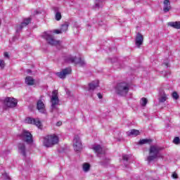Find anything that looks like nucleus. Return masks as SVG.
I'll use <instances>...</instances> for the list:
<instances>
[{"mask_svg":"<svg viewBox=\"0 0 180 180\" xmlns=\"http://www.w3.org/2000/svg\"><path fill=\"white\" fill-rule=\"evenodd\" d=\"M51 33H56V34H60L63 33L61 30H54L52 31H47L45 32L42 34L43 39H45L46 40L48 44H50L51 46H60V41H57L54 39V37L51 35Z\"/></svg>","mask_w":180,"mask_h":180,"instance_id":"nucleus-1","label":"nucleus"},{"mask_svg":"<svg viewBox=\"0 0 180 180\" xmlns=\"http://www.w3.org/2000/svg\"><path fill=\"white\" fill-rule=\"evenodd\" d=\"M51 112L56 115L58 113V105H60V99H58V91L53 90L52 91V96H51Z\"/></svg>","mask_w":180,"mask_h":180,"instance_id":"nucleus-2","label":"nucleus"},{"mask_svg":"<svg viewBox=\"0 0 180 180\" xmlns=\"http://www.w3.org/2000/svg\"><path fill=\"white\" fill-rule=\"evenodd\" d=\"M130 91V85L127 82L118 83L115 86V92L120 96H126Z\"/></svg>","mask_w":180,"mask_h":180,"instance_id":"nucleus-3","label":"nucleus"},{"mask_svg":"<svg viewBox=\"0 0 180 180\" xmlns=\"http://www.w3.org/2000/svg\"><path fill=\"white\" fill-rule=\"evenodd\" d=\"M93 150L97 154V157L101 158V162L102 165H106L109 162V159L105 157V149L101 146V145H94Z\"/></svg>","mask_w":180,"mask_h":180,"instance_id":"nucleus-4","label":"nucleus"},{"mask_svg":"<svg viewBox=\"0 0 180 180\" xmlns=\"http://www.w3.org/2000/svg\"><path fill=\"white\" fill-rule=\"evenodd\" d=\"M65 61L69 64H75V65H79L80 67H85L86 64L84 58L81 57L77 58V56L72 55L65 56Z\"/></svg>","mask_w":180,"mask_h":180,"instance_id":"nucleus-5","label":"nucleus"},{"mask_svg":"<svg viewBox=\"0 0 180 180\" xmlns=\"http://www.w3.org/2000/svg\"><path fill=\"white\" fill-rule=\"evenodd\" d=\"M160 150H161V148L158 146H155V145L150 146L149 149L150 155L147 158L148 162H152V161L157 160V158H158V155L160 154Z\"/></svg>","mask_w":180,"mask_h":180,"instance_id":"nucleus-6","label":"nucleus"},{"mask_svg":"<svg viewBox=\"0 0 180 180\" xmlns=\"http://www.w3.org/2000/svg\"><path fill=\"white\" fill-rule=\"evenodd\" d=\"M58 143V136L56 134L48 135L44 138L43 144L45 147H53Z\"/></svg>","mask_w":180,"mask_h":180,"instance_id":"nucleus-7","label":"nucleus"},{"mask_svg":"<svg viewBox=\"0 0 180 180\" xmlns=\"http://www.w3.org/2000/svg\"><path fill=\"white\" fill-rule=\"evenodd\" d=\"M20 138L22 141H25L27 144H32L33 143V136L27 130H23L20 135Z\"/></svg>","mask_w":180,"mask_h":180,"instance_id":"nucleus-8","label":"nucleus"},{"mask_svg":"<svg viewBox=\"0 0 180 180\" xmlns=\"http://www.w3.org/2000/svg\"><path fill=\"white\" fill-rule=\"evenodd\" d=\"M73 147L75 151H80L82 150V142H81V139L79 136L76 135L73 139Z\"/></svg>","mask_w":180,"mask_h":180,"instance_id":"nucleus-9","label":"nucleus"},{"mask_svg":"<svg viewBox=\"0 0 180 180\" xmlns=\"http://www.w3.org/2000/svg\"><path fill=\"white\" fill-rule=\"evenodd\" d=\"M25 123H28L29 124H34L38 127V129H42L43 125L41 124V122L38 118L34 119L32 117H27L25 119Z\"/></svg>","mask_w":180,"mask_h":180,"instance_id":"nucleus-10","label":"nucleus"},{"mask_svg":"<svg viewBox=\"0 0 180 180\" xmlns=\"http://www.w3.org/2000/svg\"><path fill=\"white\" fill-rule=\"evenodd\" d=\"M4 103L7 108H15L18 105V100L13 98L7 97L5 98Z\"/></svg>","mask_w":180,"mask_h":180,"instance_id":"nucleus-11","label":"nucleus"},{"mask_svg":"<svg viewBox=\"0 0 180 180\" xmlns=\"http://www.w3.org/2000/svg\"><path fill=\"white\" fill-rule=\"evenodd\" d=\"M30 22H32V18H30L24 19L22 22H21L19 25H17L16 32L18 33V32H20V30H22V29H23V27H26V26H27V25H29V23H30Z\"/></svg>","mask_w":180,"mask_h":180,"instance_id":"nucleus-12","label":"nucleus"},{"mask_svg":"<svg viewBox=\"0 0 180 180\" xmlns=\"http://www.w3.org/2000/svg\"><path fill=\"white\" fill-rule=\"evenodd\" d=\"M71 68H67L65 69L62 70L61 72H56V75L59 77L61 78V79H64L67 75L71 74Z\"/></svg>","mask_w":180,"mask_h":180,"instance_id":"nucleus-13","label":"nucleus"},{"mask_svg":"<svg viewBox=\"0 0 180 180\" xmlns=\"http://www.w3.org/2000/svg\"><path fill=\"white\" fill-rule=\"evenodd\" d=\"M37 108L40 113H46V106L41 100L37 101Z\"/></svg>","mask_w":180,"mask_h":180,"instance_id":"nucleus-14","label":"nucleus"},{"mask_svg":"<svg viewBox=\"0 0 180 180\" xmlns=\"http://www.w3.org/2000/svg\"><path fill=\"white\" fill-rule=\"evenodd\" d=\"M18 148L19 154H21V155L26 157V146H25V143H18Z\"/></svg>","mask_w":180,"mask_h":180,"instance_id":"nucleus-15","label":"nucleus"},{"mask_svg":"<svg viewBox=\"0 0 180 180\" xmlns=\"http://www.w3.org/2000/svg\"><path fill=\"white\" fill-rule=\"evenodd\" d=\"M171 11V2L169 0H165L163 2V11L167 13Z\"/></svg>","mask_w":180,"mask_h":180,"instance_id":"nucleus-16","label":"nucleus"},{"mask_svg":"<svg viewBox=\"0 0 180 180\" xmlns=\"http://www.w3.org/2000/svg\"><path fill=\"white\" fill-rule=\"evenodd\" d=\"M99 86V81L95 80L89 84L88 91H94L96 88Z\"/></svg>","mask_w":180,"mask_h":180,"instance_id":"nucleus-17","label":"nucleus"},{"mask_svg":"<svg viewBox=\"0 0 180 180\" xmlns=\"http://www.w3.org/2000/svg\"><path fill=\"white\" fill-rule=\"evenodd\" d=\"M143 35H141V34L140 33H138L136 37V45L137 46V47H140L141 44H143Z\"/></svg>","mask_w":180,"mask_h":180,"instance_id":"nucleus-18","label":"nucleus"},{"mask_svg":"<svg viewBox=\"0 0 180 180\" xmlns=\"http://www.w3.org/2000/svg\"><path fill=\"white\" fill-rule=\"evenodd\" d=\"M140 131L137 129H131L128 131H127V136H134V137H136V136H139Z\"/></svg>","mask_w":180,"mask_h":180,"instance_id":"nucleus-19","label":"nucleus"},{"mask_svg":"<svg viewBox=\"0 0 180 180\" xmlns=\"http://www.w3.org/2000/svg\"><path fill=\"white\" fill-rule=\"evenodd\" d=\"M167 99H168V97L167 96V94H165V92L162 91L160 93V96L159 97V102L160 103H164V102H165V101H167Z\"/></svg>","mask_w":180,"mask_h":180,"instance_id":"nucleus-20","label":"nucleus"},{"mask_svg":"<svg viewBox=\"0 0 180 180\" xmlns=\"http://www.w3.org/2000/svg\"><path fill=\"white\" fill-rule=\"evenodd\" d=\"M168 25L171 27H174V29H180V21L169 22Z\"/></svg>","mask_w":180,"mask_h":180,"instance_id":"nucleus-21","label":"nucleus"},{"mask_svg":"<svg viewBox=\"0 0 180 180\" xmlns=\"http://www.w3.org/2000/svg\"><path fill=\"white\" fill-rule=\"evenodd\" d=\"M53 11L56 12L55 19L56 20H61V13L58 11V8L54 7Z\"/></svg>","mask_w":180,"mask_h":180,"instance_id":"nucleus-22","label":"nucleus"},{"mask_svg":"<svg viewBox=\"0 0 180 180\" xmlns=\"http://www.w3.org/2000/svg\"><path fill=\"white\" fill-rule=\"evenodd\" d=\"M25 84H27V85H33L34 84V79L30 76L26 77Z\"/></svg>","mask_w":180,"mask_h":180,"instance_id":"nucleus-23","label":"nucleus"},{"mask_svg":"<svg viewBox=\"0 0 180 180\" xmlns=\"http://www.w3.org/2000/svg\"><path fill=\"white\" fill-rule=\"evenodd\" d=\"M70 26V24L68 22L63 23L60 27V31L62 33H65L68 30V27Z\"/></svg>","mask_w":180,"mask_h":180,"instance_id":"nucleus-24","label":"nucleus"},{"mask_svg":"<svg viewBox=\"0 0 180 180\" xmlns=\"http://www.w3.org/2000/svg\"><path fill=\"white\" fill-rule=\"evenodd\" d=\"M82 168L84 172H88L91 169V165L89 163H84Z\"/></svg>","mask_w":180,"mask_h":180,"instance_id":"nucleus-25","label":"nucleus"},{"mask_svg":"<svg viewBox=\"0 0 180 180\" xmlns=\"http://www.w3.org/2000/svg\"><path fill=\"white\" fill-rule=\"evenodd\" d=\"M153 143V140H151V139H141V141H139V144L143 145V144H147V143Z\"/></svg>","mask_w":180,"mask_h":180,"instance_id":"nucleus-26","label":"nucleus"},{"mask_svg":"<svg viewBox=\"0 0 180 180\" xmlns=\"http://www.w3.org/2000/svg\"><path fill=\"white\" fill-rule=\"evenodd\" d=\"M103 6V3L101 1H96L95 4V9H99V8H102Z\"/></svg>","mask_w":180,"mask_h":180,"instance_id":"nucleus-27","label":"nucleus"},{"mask_svg":"<svg viewBox=\"0 0 180 180\" xmlns=\"http://www.w3.org/2000/svg\"><path fill=\"white\" fill-rule=\"evenodd\" d=\"M147 102H148V101L147 100V98H142L141 99V102H140V103H141V106H146V105H147Z\"/></svg>","mask_w":180,"mask_h":180,"instance_id":"nucleus-28","label":"nucleus"},{"mask_svg":"<svg viewBox=\"0 0 180 180\" xmlns=\"http://www.w3.org/2000/svg\"><path fill=\"white\" fill-rule=\"evenodd\" d=\"M172 96L173 99H175L176 101L179 98V96L178 95V93H176V91L173 92Z\"/></svg>","mask_w":180,"mask_h":180,"instance_id":"nucleus-29","label":"nucleus"},{"mask_svg":"<svg viewBox=\"0 0 180 180\" xmlns=\"http://www.w3.org/2000/svg\"><path fill=\"white\" fill-rule=\"evenodd\" d=\"M179 141H180V139H179V137L178 136L175 137L173 140V143L174 144H179Z\"/></svg>","mask_w":180,"mask_h":180,"instance_id":"nucleus-30","label":"nucleus"},{"mask_svg":"<svg viewBox=\"0 0 180 180\" xmlns=\"http://www.w3.org/2000/svg\"><path fill=\"white\" fill-rule=\"evenodd\" d=\"M0 67L1 68H5V61L4 60H0Z\"/></svg>","mask_w":180,"mask_h":180,"instance_id":"nucleus-31","label":"nucleus"},{"mask_svg":"<svg viewBox=\"0 0 180 180\" xmlns=\"http://www.w3.org/2000/svg\"><path fill=\"white\" fill-rule=\"evenodd\" d=\"M122 160L124 161H126L127 162V161H129V155H122Z\"/></svg>","mask_w":180,"mask_h":180,"instance_id":"nucleus-32","label":"nucleus"},{"mask_svg":"<svg viewBox=\"0 0 180 180\" xmlns=\"http://www.w3.org/2000/svg\"><path fill=\"white\" fill-rule=\"evenodd\" d=\"M172 176L174 179H176L178 178V174L174 172L172 174Z\"/></svg>","mask_w":180,"mask_h":180,"instance_id":"nucleus-33","label":"nucleus"},{"mask_svg":"<svg viewBox=\"0 0 180 180\" xmlns=\"http://www.w3.org/2000/svg\"><path fill=\"white\" fill-rule=\"evenodd\" d=\"M40 13H41V11H38V10H36V11L34 12V15H39V14H40Z\"/></svg>","mask_w":180,"mask_h":180,"instance_id":"nucleus-34","label":"nucleus"},{"mask_svg":"<svg viewBox=\"0 0 180 180\" xmlns=\"http://www.w3.org/2000/svg\"><path fill=\"white\" fill-rule=\"evenodd\" d=\"M4 57H6V58H9V53H8V52H5L4 54Z\"/></svg>","mask_w":180,"mask_h":180,"instance_id":"nucleus-35","label":"nucleus"},{"mask_svg":"<svg viewBox=\"0 0 180 180\" xmlns=\"http://www.w3.org/2000/svg\"><path fill=\"white\" fill-rule=\"evenodd\" d=\"M97 96H98V98L99 99H102L103 96H102V94H101V93H98Z\"/></svg>","mask_w":180,"mask_h":180,"instance_id":"nucleus-36","label":"nucleus"},{"mask_svg":"<svg viewBox=\"0 0 180 180\" xmlns=\"http://www.w3.org/2000/svg\"><path fill=\"white\" fill-rule=\"evenodd\" d=\"M61 124H63V122H61L60 121L56 123V126H61Z\"/></svg>","mask_w":180,"mask_h":180,"instance_id":"nucleus-37","label":"nucleus"},{"mask_svg":"<svg viewBox=\"0 0 180 180\" xmlns=\"http://www.w3.org/2000/svg\"><path fill=\"white\" fill-rule=\"evenodd\" d=\"M164 65H165V67H167V68H168V63H163Z\"/></svg>","mask_w":180,"mask_h":180,"instance_id":"nucleus-38","label":"nucleus"},{"mask_svg":"<svg viewBox=\"0 0 180 180\" xmlns=\"http://www.w3.org/2000/svg\"><path fill=\"white\" fill-rule=\"evenodd\" d=\"M27 74H30V72H32V70H27Z\"/></svg>","mask_w":180,"mask_h":180,"instance_id":"nucleus-39","label":"nucleus"}]
</instances>
